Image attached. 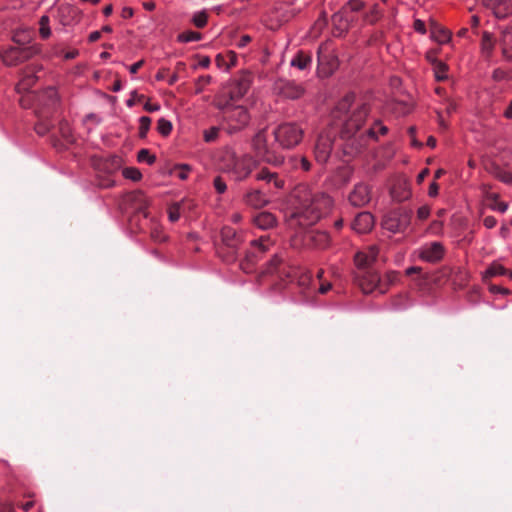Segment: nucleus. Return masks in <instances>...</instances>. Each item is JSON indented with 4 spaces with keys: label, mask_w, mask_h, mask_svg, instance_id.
Instances as JSON below:
<instances>
[{
    "label": "nucleus",
    "mask_w": 512,
    "mask_h": 512,
    "mask_svg": "<svg viewBox=\"0 0 512 512\" xmlns=\"http://www.w3.org/2000/svg\"><path fill=\"white\" fill-rule=\"evenodd\" d=\"M508 274V271L505 267H503L500 264L493 263L490 265V267L486 270L484 279L486 280L489 277L494 276H502Z\"/></svg>",
    "instance_id": "38"
},
{
    "label": "nucleus",
    "mask_w": 512,
    "mask_h": 512,
    "mask_svg": "<svg viewBox=\"0 0 512 512\" xmlns=\"http://www.w3.org/2000/svg\"><path fill=\"white\" fill-rule=\"evenodd\" d=\"M364 7V2L362 0H349L348 3L343 7V9H347V12L352 15L353 12H358L362 10Z\"/></svg>",
    "instance_id": "45"
},
{
    "label": "nucleus",
    "mask_w": 512,
    "mask_h": 512,
    "mask_svg": "<svg viewBox=\"0 0 512 512\" xmlns=\"http://www.w3.org/2000/svg\"><path fill=\"white\" fill-rule=\"evenodd\" d=\"M392 195L397 201H403L409 198L410 191L406 184H401L398 187L393 188Z\"/></svg>",
    "instance_id": "41"
},
{
    "label": "nucleus",
    "mask_w": 512,
    "mask_h": 512,
    "mask_svg": "<svg viewBox=\"0 0 512 512\" xmlns=\"http://www.w3.org/2000/svg\"><path fill=\"white\" fill-rule=\"evenodd\" d=\"M430 215V208L428 206H421L417 211V217L420 220H426Z\"/></svg>",
    "instance_id": "56"
},
{
    "label": "nucleus",
    "mask_w": 512,
    "mask_h": 512,
    "mask_svg": "<svg viewBox=\"0 0 512 512\" xmlns=\"http://www.w3.org/2000/svg\"><path fill=\"white\" fill-rule=\"evenodd\" d=\"M369 110L367 103H355V95L352 93L347 94L337 105V112L339 113H348L351 111V115L344 123L341 137L349 136V133L352 132H359Z\"/></svg>",
    "instance_id": "3"
},
{
    "label": "nucleus",
    "mask_w": 512,
    "mask_h": 512,
    "mask_svg": "<svg viewBox=\"0 0 512 512\" xmlns=\"http://www.w3.org/2000/svg\"><path fill=\"white\" fill-rule=\"evenodd\" d=\"M253 223L258 228L266 230L275 226L276 218L270 212H261L253 218Z\"/></svg>",
    "instance_id": "29"
},
{
    "label": "nucleus",
    "mask_w": 512,
    "mask_h": 512,
    "mask_svg": "<svg viewBox=\"0 0 512 512\" xmlns=\"http://www.w3.org/2000/svg\"><path fill=\"white\" fill-rule=\"evenodd\" d=\"M273 134L275 141L280 147L292 149L301 142L304 131L298 124L287 122L280 124Z\"/></svg>",
    "instance_id": "9"
},
{
    "label": "nucleus",
    "mask_w": 512,
    "mask_h": 512,
    "mask_svg": "<svg viewBox=\"0 0 512 512\" xmlns=\"http://www.w3.org/2000/svg\"><path fill=\"white\" fill-rule=\"evenodd\" d=\"M378 256V248L375 246H370L367 249L360 251L357 253V260L359 262L362 261L364 257H368L369 260L374 263Z\"/></svg>",
    "instance_id": "40"
},
{
    "label": "nucleus",
    "mask_w": 512,
    "mask_h": 512,
    "mask_svg": "<svg viewBox=\"0 0 512 512\" xmlns=\"http://www.w3.org/2000/svg\"><path fill=\"white\" fill-rule=\"evenodd\" d=\"M319 68L325 74H331L338 66V60L330 43H322L317 50Z\"/></svg>",
    "instance_id": "15"
},
{
    "label": "nucleus",
    "mask_w": 512,
    "mask_h": 512,
    "mask_svg": "<svg viewBox=\"0 0 512 512\" xmlns=\"http://www.w3.org/2000/svg\"><path fill=\"white\" fill-rule=\"evenodd\" d=\"M208 15L206 12H198L193 16V23L197 28H203L207 24Z\"/></svg>",
    "instance_id": "50"
},
{
    "label": "nucleus",
    "mask_w": 512,
    "mask_h": 512,
    "mask_svg": "<svg viewBox=\"0 0 512 512\" xmlns=\"http://www.w3.org/2000/svg\"><path fill=\"white\" fill-rule=\"evenodd\" d=\"M484 225L487 228H493L496 225V219L492 216H488L484 219Z\"/></svg>",
    "instance_id": "64"
},
{
    "label": "nucleus",
    "mask_w": 512,
    "mask_h": 512,
    "mask_svg": "<svg viewBox=\"0 0 512 512\" xmlns=\"http://www.w3.org/2000/svg\"><path fill=\"white\" fill-rule=\"evenodd\" d=\"M429 173L430 170L428 168H424L417 176V183H422Z\"/></svg>",
    "instance_id": "63"
},
{
    "label": "nucleus",
    "mask_w": 512,
    "mask_h": 512,
    "mask_svg": "<svg viewBox=\"0 0 512 512\" xmlns=\"http://www.w3.org/2000/svg\"><path fill=\"white\" fill-rule=\"evenodd\" d=\"M150 236L154 242L158 243L164 242L167 239V236L163 232L162 227L156 222H153L151 225Z\"/></svg>",
    "instance_id": "36"
},
{
    "label": "nucleus",
    "mask_w": 512,
    "mask_h": 512,
    "mask_svg": "<svg viewBox=\"0 0 512 512\" xmlns=\"http://www.w3.org/2000/svg\"><path fill=\"white\" fill-rule=\"evenodd\" d=\"M252 38L249 35H243L241 36L239 42L237 43V46L239 48H244L248 43H250Z\"/></svg>",
    "instance_id": "59"
},
{
    "label": "nucleus",
    "mask_w": 512,
    "mask_h": 512,
    "mask_svg": "<svg viewBox=\"0 0 512 512\" xmlns=\"http://www.w3.org/2000/svg\"><path fill=\"white\" fill-rule=\"evenodd\" d=\"M151 119L147 116H142L139 119V137L145 138L150 129Z\"/></svg>",
    "instance_id": "43"
},
{
    "label": "nucleus",
    "mask_w": 512,
    "mask_h": 512,
    "mask_svg": "<svg viewBox=\"0 0 512 512\" xmlns=\"http://www.w3.org/2000/svg\"><path fill=\"white\" fill-rule=\"evenodd\" d=\"M186 202H176L169 206L168 217L171 222H176L180 218L182 207H185Z\"/></svg>",
    "instance_id": "37"
},
{
    "label": "nucleus",
    "mask_w": 512,
    "mask_h": 512,
    "mask_svg": "<svg viewBox=\"0 0 512 512\" xmlns=\"http://www.w3.org/2000/svg\"><path fill=\"white\" fill-rule=\"evenodd\" d=\"M144 109L147 111V112H155V111H158L160 109V105L158 103H150V102H147L145 105H144Z\"/></svg>",
    "instance_id": "60"
},
{
    "label": "nucleus",
    "mask_w": 512,
    "mask_h": 512,
    "mask_svg": "<svg viewBox=\"0 0 512 512\" xmlns=\"http://www.w3.org/2000/svg\"><path fill=\"white\" fill-rule=\"evenodd\" d=\"M220 234L222 244L217 250L218 255L226 263H233L238 258L239 247L244 241L243 235L229 226L223 227Z\"/></svg>",
    "instance_id": "5"
},
{
    "label": "nucleus",
    "mask_w": 512,
    "mask_h": 512,
    "mask_svg": "<svg viewBox=\"0 0 512 512\" xmlns=\"http://www.w3.org/2000/svg\"><path fill=\"white\" fill-rule=\"evenodd\" d=\"M58 101V94L55 88L48 87L38 97L39 105L43 107L37 110V116L39 118L38 123L35 125V131L39 135H45L52 127L51 122L48 121V115L52 109H54Z\"/></svg>",
    "instance_id": "6"
},
{
    "label": "nucleus",
    "mask_w": 512,
    "mask_h": 512,
    "mask_svg": "<svg viewBox=\"0 0 512 512\" xmlns=\"http://www.w3.org/2000/svg\"><path fill=\"white\" fill-rule=\"evenodd\" d=\"M34 69L29 68L27 71H25V74L21 81L18 84V90H28L30 89L36 82L37 77L34 75Z\"/></svg>",
    "instance_id": "34"
},
{
    "label": "nucleus",
    "mask_w": 512,
    "mask_h": 512,
    "mask_svg": "<svg viewBox=\"0 0 512 512\" xmlns=\"http://www.w3.org/2000/svg\"><path fill=\"white\" fill-rule=\"evenodd\" d=\"M383 11L378 4H373L370 9L364 14V20L369 24H375L381 19Z\"/></svg>",
    "instance_id": "35"
},
{
    "label": "nucleus",
    "mask_w": 512,
    "mask_h": 512,
    "mask_svg": "<svg viewBox=\"0 0 512 512\" xmlns=\"http://www.w3.org/2000/svg\"><path fill=\"white\" fill-rule=\"evenodd\" d=\"M507 78V73L498 68V69H495L494 72H493V79L496 80V81H501V80H504Z\"/></svg>",
    "instance_id": "57"
},
{
    "label": "nucleus",
    "mask_w": 512,
    "mask_h": 512,
    "mask_svg": "<svg viewBox=\"0 0 512 512\" xmlns=\"http://www.w3.org/2000/svg\"><path fill=\"white\" fill-rule=\"evenodd\" d=\"M202 35L199 32L186 31L178 35V41L180 42H192L199 41Z\"/></svg>",
    "instance_id": "42"
},
{
    "label": "nucleus",
    "mask_w": 512,
    "mask_h": 512,
    "mask_svg": "<svg viewBox=\"0 0 512 512\" xmlns=\"http://www.w3.org/2000/svg\"><path fill=\"white\" fill-rule=\"evenodd\" d=\"M414 28H415L416 31H418L420 33H425L426 32L425 24L421 20H416L414 22Z\"/></svg>",
    "instance_id": "62"
},
{
    "label": "nucleus",
    "mask_w": 512,
    "mask_h": 512,
    "mask_svg": "<svg viewBox=\"0 0 512 512\" xmlns=\"http://www.w3.org/2000/svg\"><path fill=\"white\" fill-rule=\"evenodd\" d=\"M157 130L163 136H167L172 131V123L169 120H166L165 118H160L157 123Z\"/></svg>",
    "instance_id": "44"
},
{
    "label": "nucleus",
    "mask_w": 512,
    "mask_h": 512,
    "mask_svg": "<svg viewBox=\"0 0 512 512\" xmlns=\"http://www.w3.org/2000/svg\"><path fill=\"white\" fill-rule=\"evenodd\" d=\"M123 176L127 179L138 181L141 179V172L134 167H128L123 170Z\"/></svg>",
    "instance_id": "47"
},
{
    "label": "nucleus",
    "mask_w": 512,
    "mask_h": 512,
    "mask_svg": "<svg viewBox=\"0 0 512 512\" xmlns=\"http://www.w3.org/2000/svg\"><path fill=\"white\" fill-rule=\"evenodd\" d=\"M499 44L502 55L507 61H512V27H504L501 29Z\"/></svg>",
    "instance_id": "28"
},
{
    "label": "nucleus",
    "mask_w": 512,
    "mask_h": 512,
    "mask_svg": "<svg viewBox=\"0 0 512 512\" xmlns=\"http://www.w3.org/2000/svg\"><path fill=\"white\" fill-rule=\"evenodd\" d=\"M243 203L251 208L260 209L267 205L268 200L258 189H250L243 195Z\"/></svg>",
    "instance_id": "24"
},
{
    "label": "nucleus",
    "mask_w": 512,
    "mask_h": 512,
    "mask_svg": "<svg viewBox=\"0 0 512 512\" xmlns=\"http://www.w3.org/2000/svg\"><path fill=\"white\" fill-rule=\"evenodd\" d=\"M430 34L431 38L439 44L448 43L451 39V32L441 25H433Z\"/></svg>",
    "instance_id": "31"
},
{
    "label": "nucleus",
    "mask_w": 512,
    "mask_h": 512,
    "mask_svg": "<svg viewBox=\"0 0 512 512\" xmlns=\"http://www.w3.org/2000/svg\"><path fill=\"white\" fill-rule=\"evenodd\" d=\"M334 138V134L330 132H323L318 136L314 149L315 159L318 163L324 164L328 161Z\"/></svg>",
    "instance_id": "17"
},
{
    "label": "nucleus",
    "mask_w": 512,
    "mask_h": 512,
    "mask_svg": "<svg viewBox=\"0 0 512 512\" xmlns=\"http://www.w3.org/2000/svg\"><path fill=\"white\" fill-rule=\"evenodd\" d=\"M312 55L309 52L300 50L291 60V66L298 68L299 70H306L311 66Z\"/></svg>",
    "instance_id": "30"
},
{
    "label": "nucleus",
    "mask_w": 512,
    "mask_h": 512,
    "mask_svg": "<svg viewBox=\"0 0 512 512\" xmlns=\"http://www.w3.org/2000/svg\"><path fill=\"white\" fill-rule=\"evenodd\" d=\"M155 156L151 155L149 150L147 149H141L138 152V161L140 162H147L148 164H153L155 162Z\"/></svg>",
    "instance_id": "51"
},
{
    "label": "nucleus",
    "mask_w": 512,
    "mask_h": 512,
    "mask_svg": "<svg viewBox=\"0 0 512 512\" xmlns=\"http://www.w3.org/2000/svg\"><path fill=\"white\" fill-rule=\"evenodd\" d=\"M215 107L221 112L223 129L230 135L244 130L251 119L245 106L237 105L224 95L216 97Z\"/></svg>",
    "instance_id": "2"
},
{
    "label": "nucleus",
    "mask_w": 512,
    "mask_h": 512,
    "mask_svg": "<svg viewBox=\"0 0 512 512\" xmlns=\"http://www.w3.org/2000/svg\"><path fill=\"white\" fill-rule=\"evenodd\" d=\"M295 197L298 199L299 208L292 216L301 226L316 223L332 206V200L326 193L307 185L298 186Z\"/></svg>",
    "instance_id": "1"
},
{
    "label": "nucleus",
    "mask_w": 512,
    "mask_h": 512,
    "mask_svg": "<svg viewBox=\"0 0 512 512\" xmlns=\"http://www.w3.org/2000/svg\"><path fill=\"white\" fill-rule=\"evenodd\" d=\"M50 19L47 15L41 16L39 20V34L42 39H47L51 35V29H50Z\"/></svg>",
    "instance_id": "39"
},
{
    "label": "nucleus",
    "mask_w": 512,
    "mask_h": 512,
    "mask_svg": "<svg viewBox=\"0 0 512 512\" xmlns=\"http://www.w3.org/2000/svg\"><path fill=\"white\" fill-rule=\"evenodd\" d=\"M211 82V76H200L196 82V93H201L206 85Z\"/></svg>",
    "instance_id": "54"
},
{
    "label": "nucleus",
    "mask_w": 512,
    "mask_h": 512,
    "mask_svg": "<svg viewBox=\"0 0 512 512\" xmlns=\"http://www.w3.org/2000/svg\"><path fill=\"white\" fill-rule=\"evenodd\" d=\"M125 203L137 214H142L145 218L148 216L147 208L149 200L142 191H133L125 196Z\"/></svg>",
    "instance_id": "20"
},
{
    "label": "nucleus",
    "mask_w": 512,
    "mask_h": 512,
    "mask_svg": "<svg viewBox=\"0 0 512 512\" xmlns=\"http://www.w3.org/2000/svg\"><path fill=\"white\" fill-rule=\"evenodd\" d=\"M304 244L311 248L325 249L330 245V236L326 231L310 230L303 236Z\"/></svg>",
    "instance_id": "21"
},
{
    "label": "nucleus",
    "mask_w": 512,
    "mask_h": 512,
    "mask_svg": "<svg viewBox=\"0 0 512 512\" xmlns=\"http://www.w3.org/2000/svg\"><path fill=\"white\" fill-rule=\"evenodd\" d=\"M144 65V60H140L129 67L131 74H136L138 70Z\"/></svg>",
    "instance_id": "61"
},
{
    "label": "nucleus",
    "mask_w": 512,
    "mask_h": 512,
    "mask_svg": "<svg viewBox=\"0 0 512 512\" xmlns=\"http://www.w3.org/2000/svg\"><path fill=\"white\" fill-rule=\"evenodd\" d=\"M256 179L259 181H266L267 183H273V185L280 189L284 186V181L279 179L276 173L270 172L267 168H263L256 175Z\"/></svg>",
    "instance_id": "33"
},
{
    "label": "nucleus",
    "mask_w": 512,
    "mask_h": 512,
    "mask_svg": "<svg viewBox=\"0 0 512 512\" xmlns=\"http://www.w3.org/2000/svg\"><path fill=\"white\" fill-rule=\"evenodd\" d=\"M497 18H505L512 13V0H483Z\"/></svg>",
    "instance_id": "23"
},
{
    "label": "nucleus",
    "mask_w": 512,
    "mask_h": 512,
    "mask_svg": "<svg viewBox=\"0 0 512 512\" xmlns=\"http://www.w3.org/2000/svg\"><path fill=\"white\" fill-rule=\"evenodd\" d=\"M220 128L218 127H211L203 132L204 141L207 143H211L216 141L218 138Z\"/></svg>",
    "instance_id": "46"
},
{
    "label": "nucleus",
    "mask_w": 512,
    "mask_h": 512,
    "mask_svg": "<svg viewBox=\"0 0 512 512\" xmlns=\"http://www.w3.org/2000/svg\"><path fill=\"white\" fill-rule=\"evenodd\" d=\"M267 275L276 276V278L281 281H291L293 278V269L285 266L283 259L275 254L261 271L258 276V282L261 283L262 279Z\"/></svg>",
    "instance_id": "13"
},
{
    "label": "nucleus",
    "mask_w": 512,
    "mask_h": 512,
    "mask_svg": "<svg viewBox=\"0 0 512 512\" xmlns=\"http://www.w3.org/2000/svg\"><path fill=\"white\" fill-rule=\"evenodd\" d=\"M274 91L285 99L297 100L305 94V87L293 80L278 79L274 83Z\"/></svg>",
    "instance_id": "14"
},
{
    "label": "nucleus",
    "mask_w": 512,
    "mask_h": 512,
    "mask_svg": "<svg viewBox=\"0 0 512 512\" xmlns=\"http://www.w3.org/2000/svg\"><path fill=\"white\" fill-rule=\"evenodd\" d=\"M445 248L440 242H431L420 247L418 256L421 260L429 263H437L442 260Z\"/></svg>",
    "instance_id": "19"
},
{
    "label": "nucleus",
    "mask_w": 512,
    "mask_h": 512,
    "mask_svg": "<svg viewBox=\"0 0 512 512\" xmlns=\"http://www.w3.org/2000/svg\"><path fill=\"white\" fill-rule=\"evenodd\" d=\"M376 127L379 128L378 131L382 135L386 134L388 131L386 126L378 122L374 127H371L364 132L349 133V136L342 137V139L345 140L344 151L351 155L360 152L367 146L370 139H377Z\"/></svg>",
    "instance_id": "7"
},
{
    "label": "nucleus",
    "mask_w": 512,
    "mask_h": 512,
    "mask_svg": "<svg viewBox=\"0 0 512 512\" xmlns=\"http://www.w3.org/2000/svg\"><path fill=\"white\" fill-rule=\"evenodd\" d=\"M213 186L217 193L223 194L227 190V185L221 176L214 178Z\"/></svg>",
    "instance_id": "53"
},
{
    "label": "nucleus",
    "mask_w": 512,
    "mask_h": 512,
    "mask_svg": "<svg viewBox=\"0 0 512 512\" xmlns=\"http://www.w3.org/2000/svg\"><path fill=\"white\" fill-rule=\"evenodd\" d=\"M495 46L493 35L487 31L483 32L481 39V53L486 59H490Z\"/></svg>",
    "instance_id": "32"
},
{
    "label": "nucleus",
    "mask_w": 512,
    "mask_h": 512,
    "mask_svg": "<svg viewBox=\"0 0 512 512\" xmlns=\"http://www.w3.org/2000/svg\"><path fill=\"white\" fill-rule=\"evenodd\" d=\"M488 198L493 201L492 207L500 212H505L508 208L507 203L499 201L498 195L495 193L489 194Z\"/></svg>",
    "instance_id": "49"
},
{
    "label": "nucleus",
    "mask_w": 512,
    "mask_h": 512,
    "mask_svg": "<svg viewBox=\"0 0 512 512\" xmlns=\"http://www.w3.org/2000/svg\"><path fill=\"white\" fill-rule=\"evenodd\" d=\"M273 245L269 236H261L259 239L251 242V248L246 252L245 258L240 263V268L245 273H251L259 257L266 253Z\"/></svg>",
    "instance_id": "10"
},
{
    "label": "nucleus",
    "mask_w": 512,
    "mask_h": 512,
    "mask_svg": "<svg viewBox=\"0 0 512 512\" xmlns=\"http://www.w3.org/2000/svg\"><path fill=\"white\" fill-rule=\"evenodd\" d=\"M121 158L116 155L109 156L105 159H99L94 162V166L99 171L107 174L116 172L121 167Z\"/></svg>",
    "instance_id": "27"
},
{
    "label": "nucleus",
    "mask_w": 512,
    "mask_h": 512,
    "mask_svg": "<svg viewBox=\"0 0 512 512\" xmlns=\"http://www.w3.org/2000/svg\"><path fill=\"white\" fill-rule=\"evenodd\" d=\"M412 214V210L403 207L394 209L384 216L382 226L393 233L403 232L409 227Z\"/></svg>",
    "instance_id": "11"
},
{
    "label": "nucleus",
    "mask_w": 512,
    "mask_h": 512,
    "mask_svg": "<svg viewBox=\"0 0 512 512\" xmlns=\"http://www.w3.org/2000/svg\"><path fill=\"white\" fill-rule=\"evenodd\" d=\"M355 264L358 267V269L361 271L372 269V262L369 260L368 257H364L361 262L357 260V254L355 255Z\"/></svg>",
    "instance_id": "55"
},
{
    "label": "nucleus",
    "mask_w": 512,
    "mask_h": 512,
    "mask_svg": "<svg viewBox=\"0 0 512 512\" xmlns=\"http://www.w3.org/2000/svg\"><path fill=\"white\" fill-rule=\"evenodd\" d=\"M38 53L39 48L36 45L14 46L0 53V57L5 65L16 66Z\"/></svg>",
    "instance_id": "12"
},
{
    "label": "nucleus",
    "mask_w": 512,
    "mask_h": 512,
    "mask_svg": "<svg viewBox=\"0 0 512 512\" xmlns=\"http://www.w3.org/2000/svg\"><path fill=\"white\" fill-rule=\"evenodd\" d=\"M438 191H439V185L436 183V181H433L430 184V187L428 190V195L430 197H436L438 195Z\"/></svg>",
    "instance_id": "58"
},
{
    "label": "nucleus",
    "mask_w": 512,
    "mask_h": 512,
    "mask_svg": "<svg viewBox=\"0 0 512 512\" xmlns=\"http://www.w3.org/2000/svg\"><path fill=\"white\" fill-rule=\"evenodd\" d=\"M354 20V16L350 15L347 12V9L343 8L332 16V23L335 29L339 32V35L346 32Z\"/></svg>",
    "instance_id": "25"
},
{
    "label": "nucleus",
    "mask_w": 512,
    "mask_h": 512,
    "mask_svg": "<svg viewBox=\"0 0 512 512\" xmlns=\"http://www.w3.org/2000/svg\"><path fill=\"white\" fill-rule=\"evenodd\" d=\"M356 279L362 291L364 293H370L375 289L379 288L380 292L383 293L384 290L380 287L381 279L379 274L373 269H368L359 272L357 274Z\"/></svg>",
    "instance_id": "18"
},
{
    "label": "nucleus",
    "mask_w": 512,
    "mask_h": 512,
    "mask_svg": "<svg viewBox=\"0 0 512 512\" xmlns=\"http://www.w3.org/2000/svg\"><path fill=\"white\" fill-rule=\"evenodd\" d=\"M374 225V217L369 212L358 213L352 222V229L357 233L363 234L369 232Z\"/></svg>",
    "instance_id": "26"
},
{
    "label": "nucleus",
    "mask_w": 512,
    "mask_h": 512,
    "mask_svg": "<svg viewBox=\"0 0 512 512\" xmlns=\"http://www.w3.org/2000/svg\"><path fill=\"white\" fill-rule=\"evenodd\" d=\"M371 199L370 188L364 183L355 185L349 194V202L355 207H363L369 203Z\"/></svg>",
    "instance_id": "22"
},
{
    "label": "nucleus",
    "mask_w": 512,
    "mask_h": 512,
    "mask_svg": "<svg viewBox=\"0 0 512 512\" xmlns=\"http://www.w3.org/2000/svg\"><path fill=\"white\" fill-rule=\"evenodd\" d=\"M293 162L294 168H300L305 172L311 169V162L306 157L294 158Z\"/></svg>",
    "instance_id": "48"
},
{
    "label": "nucleus",
    "mask_w": 512,
    "mask_h": 512,
    "mask_svg": "<svg viewBox=\"0 0 512 512\" xmlns=\"http://www.w3.org/2000/svg\"><path fill=\"white\" fill-rule=\"evenodd\" d=\"M253 76L250 72H242L233 82L228 96H225L232 102H237L246 95L251 87Z\"/></svg>",
    "instance_id": "16"
},
{
    "label": "nucleus",
    "mask_w": 512,
    "mask_h": 512,
    "mask_svg": "<svg viewBox=\"0 0 512 512\" xmlns=\"http://www.w3.org/2000/svg\"><path fill=\"white\" fill-rule=\"evenodd\" d=\"M257 161L249 154H236L227 149L221 157V169L229 173L235 181H243L249 177L256 167Z\"/></svg>",
    "instance_id": "4"
},
{
    "label": "nucleus",
    "mask_w": 512,
    "mask_h": 512,
    "mask_svg": "<svg viewBox=\"0 0 512 512\" xmlns=\"http://www.w3.org/2000/svg\"><path fill=\"white\" fill-rule=\"evenodd\" d=\"M446 72H447V66L442 62L437 63V65L435 67V77L438 81H442V80L446 79V77H447Z\"/></svg>",
    "instance_id": "52"
},
{
    "label": "nucleus",
    "mask_w": 512,
    "mask_h": 512,
    "mask_svg": "<svg viewBox=\"0 0 512 512\" xmlns=\"http://www.w3.org/2000/svg\"><path fill=\"white\" fill-rule=\"evenodd\" d=\"M252 146L256 155L260 157L264 162L274 166L282 164L284 157L282 154L275 150L273 144L268 143L265 129L259 131L254 136L252 140Z\"/></svg>",
    "instance_id": "8"
}]
</instances>
